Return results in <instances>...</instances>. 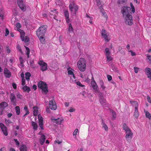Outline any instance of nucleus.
I'll return each instance as SVG.
<instances>
[{
	"label": "nucleus",
	"instance_id": "nucleus-1",
	"mask_svg": "<svg viewBox=\"0 0 151 151\" xmlns=\"http://www.w3.org/2000/svg\"><path fill=\"white\" fill-rule=\"evenodd\" d=\"M121 12L123 17L125 20V23L129 25L133 24V20L132 16L130 14L131 13V8L127 6H124L122 8Z\"/></svg>",
	"mask_w": 151,
	"mask_h": 151
},
{
	"label": "nucleus",
	"instance_id": "nucleus-2",
	"mask_svg": "<svg viewBox=\"0 0 151 151\" xmlns=\"http://www.w3.org/2000/svg\"><path fill=\"white\" fill-rule=\"evenodd\" d=\"M122 127L123 130L125 132L126 135L125 137L127 141L128 142H130L133 135L131 130L125 123L123 124Z\"/></svg>",
	"mask_w": 151,
	"mask_h": 151
},
{
	"label": "nucleus",
	"instance_id": "nucleus-3",
	"mask_svg": "<svg viewBox=\"0 0 151 151\" xmlns=\"http://www.w3.org/2000/svg\"><path fill=\"white\" fill-rule=\"evenodd\" d=\"M77 66L81 71H84L86 70V61L85 59L83 58H81L77 63Z\"/></svg>",
	"mask_w": 151,
	"mask_h": 151
},
{
	"label": "nucleus",
	"instance_id": "nucleus-4",
	"mask_svg": "<svg viewBox=\"0 0 151 151\" xmlns=\"http://www.w3.org/2000/svg\"><path fill=\"white\" fill-rule=\"evenodd\" d=\"M47 28L46 25L41 26L36 31V34L37 36H44Z\"/></svg>",
	"mask_w": 151,
	"mask_h": 151
},
{
	"label": "nucleus",
	"instance_id": "nucleus-5",
	"mask_svg": "<svg viewBox=\"0 0 151 151\" xmlns=\"http://www.w3.org/2000/svg\"><path fill=\"white\" fill-rule=\"evenodd\" d=\"M37 85L38 87L41 88L45 94H46L48 92L47 85L46 83L42 81H40L38 83Z\"/></svg>",
	"mask_w": 151,
	"mask_h": 151
},
{
	"label": "nucleus",
	"instance_id": "nucleus-6",
	"mask_svg": "<svg viewBox=\"0 0 151 151\" xmlns=\"http://www.w3.org/2000/svg\"><path fill=\"white\" fill-rule=\"evenodd\" d=\"M17 3L20 9L23 12L26 10V7L22 0H17Z\"/></svg>",
	"mask_w": 151,
	"mask_h": 151
},
{
	"label": "nucleus",
	"instance_id": "nucleus-7",
	"mask_svg": "<svg viewBox=\"0 0 151 151\" xmlns=\"http://www.w3.org/2000/svg\"><path fill=\"white\" fill-rule=\"evenodd\" d=\"M38 64L40 65L41 70L42 71L46 70L47 68V65L46 63L41 60L38 63Z\"/></svg>",
	"mask_w": 151,
	"mask_h": 151
},
{
	"label": "nucleus",
	"instance_id": "nucleus-8",
	"mask_svg": "<svg viewBox=\"0 0 151 151\" xmlns=\"http://www.w3.org/2000/svg\"><path fill=\"white\" fill-rule=\"evenodd\" d=\"M69 8L70 11L71 12H73V9H74V11L73 12V14H76V12L78 9V6L75 5L73 2L70 4L69 6Z\"/></svg>",
	"mask_w": 151,
	"mask_h": 151
},
{
	"label": "nucleus",
	"instance_id": "nucleus-9",
	"mask_svg": "<svg viewBox=\"0 0 151 151\" xmlns=\"http://www.w3.org/2000/svg\"><path fill=\"white\" fill-rule=\"evenodd\" d=\"M58 12L56 10L54 9L51 10L50 12V17L51 18H53L55 19L57 22L58 21V19L56 18L57 16L58 15Z\"/></svg>",
	"mask_w": 151,
	"mask_h": 151
},
{
	"label": "nucleus",
	"instance_id": "nucleus-10",
	"mask_svg": "<svg viewBox=\"0 0 151 151\" xmlns=\"http://www.w3.org/2000/svg\"><path fill=\"white\" fill-rule=\"evenodd\" d=\"M99 102L101 105L103 107H106L108 106V104L106 103V100L103 98L102 95L99 96Z\"/></svg>",
	"mask_w": 151,
	"mask_h": 151
},
{
	"label": "nucleus",
	"instance_id": "nucleus-11",
	"mask_svg": "<svg viewBox=\"0 0 151 151\" xmlns=\"http://www.w3.org/2000/svg\"><path fill=\"white\" fill-rule=\"evenodd\" d=\"M49 106L52 110H55L56 109L57 106L54 99L49 101Z\"/></svg>",
	"mask_w": 151,
	"mask_h": 151
},
{
	"label": "nucleus",
	"instance_id": "nucleus-12",
	"mask_svg": "<svg viewBox=\"0 0 151 151\" xmlns=\"http://www.w3.org/2000/svg\"><path fill=\"white\" fill-rule=\"evenodd\" d=\"M8 105V104L5 102H3L0 104V115L2 114L3 110Z\"/></svg>",
	"mask_w": 151,
	"mask_h": 151
},
{
	"label": "nucleus",
	"instance_id": "nucleus-13",
	"mask_svg": "<svg viewBox=\"0 0 151 151\" xmlns=\"http://www.w3.org/2000/svg\"><path fill=\"white\" fill-rule=\"evenodd\" d=\"M51 120L57 124H60L63 119L62 118H58L55 119L54 117H52L51 118Z\"/></svg>",
	"mask_w": 151,
	"mask_h": 151
},
{
	"label": "nucleus",
	"instance_id": "nucleus-14",
	"mask_svg": "<svg viewBox=\"0 0 151 151\" xmlns=\"http://www.w3.org/2000/svg\"><path fill=\"white\" fill-rule=\"evenodd\" d=\"M0 126L2 131L3 132L5 136L7 135L8 133L7 132V129L6 126L2 123H1L0 124Z\"/></svg>",
	"mask_w": 151,
	"mask_h": 151
},
{
	"label": "nucleus",
	"instance_id": "nucleus-15",
	"mask_svg": "<svg viewBox=\"0 0 151 151\" xmlns=\"http://www.w3.org/2000/svg\"><path fill=\"white\" fill-rule=\"evenodd\" d=\"M10 99L11 102L14 105H16L17 99L14 94L12 93L10 94Z\"/></svg>",
	"mask_w": 151,
	"mask_h": 151
},
{
	"label": "nucleus",
	"instance_id": "nucleus-16",
	"mask_svg": "<svg viewBox=\"0 0 151 151\" xmlns=\"http://www.w3.org/2000/svg\"><path fill=\"white\" fill-rule=\"evenodd\" d=\"M4 73L5 76L6 78H9L11 77V73L7 68H5L4 69Z\"/></svg>",
	"mask_w": 151,
	"mask_h": 151
},
{
	"label": "nucleus",
	"instance_id": "nucleus-17",
	"mask_svg": "<svg viewBox=\"0 0 151 151\" xmlns=\"http://www.w3.org/2000/svg\"><path fill=\"white\" fill-rule=\"evenodd\" d=\"M64 15L66 21L67 23L70 22V19L69 18V15L68 11L67 10L64 11Z\"/></svg>",
	"mask_w": 151,
	"mask_h": 151
},
{
	"label": "nucleus",
	"instance_id": "nucleus-18",
	"mask_svg": "<svg viewBox=\"0 0 151 151\" xmlns=\"http://www.w3.org/2000/svg\"><path fill=\"white\" fill-rule=\"evenodd\" d=\"M148 78H150L151 80V69L149 68H146L145 69Z\"/></svg>",
	"mask_w": 151,
	"mask_h": 151
},
{
	"label": "nucleus",
	"instance_id": "nucleus-19",
	"mask_svg": "<svg viewBox=\"0 0 151 151\" xmlns=\"http://www.w3.org/2000/svg\"><path fill=\"white\" fill-rule=\"evenodd\" d=\"M45 136L43 134H41V136L40 139V144L42 145H43L45 142Z\"/></svg>",
	"mask_w": 151,
	"mask_h": 151
},
{
	"label": "nucleus",
	"instance_id": "nucleus-20",
	"mask_svg": "<svg viewBox=\"0 0 151 151\" xmlns=\"http://www.w3.org/2000/svg\"><path fill=\"white\" fill-rule=\"evenodd\" d=\"M37 37L39 38L41 43L43 44H45V35L42 36H37Z\"/></svg>",
	"mask_w": 151,
	"mask_h": 151
},
{
	"label": "nucleus",
	"instance_id": "nucleus-21",
	"mask_svg": "<svg viewBox=\"0 0 151 151\" xmlns=\"http://www.w3.org/2000/svg\"><path fill=\"white\" fill-rule=\"evenodd\" d=\"M134 116L136 118H137L139 116L138 107H135V111L134 113Z\"/></svg>",
	"mask_w": 151,
	"mask_h": 151
},
{
	"label": "nucleus",
	"instance_id": "nucleus-22",
	"mask_svg": "<svg viewBox=\"0 0 151 151\" xmlns=\"http://www.w3.org/2000/svg\"><path fill=\"white\" fill-rule=\"evenodd\" d=\"M20 151H27V147L24 145H22L19 148Z\"/></svg>",
	"mask_w": 151,
	"mask_h": 151
},
{
	"label": "nucleus",
	"instance_id": "nucleus-23",
	"mask_svg": "<svg viewBox=\"0 0 151 151\" xmlns=\"http://www.w3.org/2000/svg\"><path fill=\"white\" fill-rule=\"evenodd\" d=\"M102 37L104 39L105 41L106 42H108L110 40V36L109 34Z\"/></svg>",
	"mask_w": 151,
	"mask_h": 151
},
{
	"label": "nucleus",
	"instance_id": "nucleus-24",
	"mask_svg": "<svg viewBox=\"0 0 151 151\" xmlns=\"http://www.w3.org/2000/svg\"><path fill=\"white\" fill-rule=\"evenodd\" d=\"M25 79L28 82H29L30 81L29 78L31 76V75L29 72H26L25 74Z\"/></svg>",
	"mask_w": 151,
	"mask_h": 151
},
{
	"label": "nucleus",
	"instance_id": "nucleus-25",
	"mask_svg": "<svg viewBox=\"0 0 151 151\" xmlns=\"http://www.w3.org/2000/svg\"><path fill=\"white\" fill-rule=\"evenodd\" d=\"M22 90L24 91L27 92L28 93L30 91V88L26 85L22 87Z\"/></svg>",
	"mask_w": 151,
	"mask_h": 151
},
{
	"label": "nucleus",
	"instance_id": "nucleus-26",
	"mask_svg": "<svg viewBox=\"0 0 151 151\" xmlns=\"http://www.w3.org/2000/svg\"><path fill=\"white\" fill-rule=\"evenodd\" d=\"M68 73V75H72L73 74V71H74V70L73 69L71 68H67Z\"/></svg>",
	"mask_w": 151,
	"mask_h": 151
},
{
	"label": "nucleus",
	"instance_id": "nucleus-27",
	"mask_svg": "<svg viewBox=\"0 0 151 151\" xmlns=\"http://www.w3.org/2000/svg\"><path fill=\"white\" fill-rule=\"evenodd\" d=\"M91 85L93 89H95L96 88H97V85L96 84V83L95 81H91Z\"/></svg>",
	"mask_w": 151,
	"mask_h": 151
},
{
	"label": "nucleus",
	"instance_id": "nucleus-28",
	"mask_svg": "<svg viewBox=\"0 0 151 151\" xmlns=\"http://www.w3.org/2000/svg\"><path fill=\"white\" fill-rule=\"evenodd\" d=\"M102 127L106 131H108V126L103 121L102 122Z\"/></svg>",
	"mask_w": 151,
	"mask_h": 151
},
{
	"label": "nucleus",
	"instance_id": "nucleus-29",
	"mask_svg": "<svg viewBox=\"0 0 151 151\" xmlns=\"http://www.w3.org/2000/svg\"><path fill=\"white\" fill-rule=\"evenodd\" d=\"M144 111L146 117L148 118L149 119H150L151 118V115L147 111L145 110Z\"/></svg>",
	"mask_w": 151,
	"mask_h": 151
},
{
	"label": "nucleus",
	"instance_id": "nucleus-30",
	"mask_svg": "<svg viewBox=\"0 0 151 151\" xmlns=\"http://www.w3.org/2000/svg\"><path fill=\"white\" fill-rule=\"evenodd\" d=\"M108 34L105 29H102L101 31V34L102 36L106 35Z\"/></svg>",
	"mask_w": 151,
	"mask_h": 151
},
{
	"label": "nucleus",
	"instance_id": "nucleus-31",
	"mask_svg": "<svg viewBox=\"0 0 151 151\" xmlns=\"http://www.w3.org/2000/svg\"><path fill=\"white\" fill-rule=\"evenodd\" d=\"M32 123L33 129L35 130L37 129V125L36 123L34 122H32Z\"/></svg>",
	"mask_w": 151,
	"mask_h": 151
},
{
	"label": "nucleus",
	"instance_id": "nucleus-32",
	"mask_svg": "<svg viewBox=\"0 0 151 151\" xmlns=\"http://www.w3.org/2000/svg\"><path fill=\"white\" fill-rule=\"evenodd\" d=\"M16 113L17 114L19 115L20 114V110L19 106H17L15 108Z\"/></svg>",
	"mask_w": 151,
	"mask_h": 151
},
{
	"label": "nucleus",
	"instance_id": "nucleus-33",
	"mask_svg": "<svg viewBox=\"0 0 151 151\" xmlns=\"http://www.w3.org/2000/svg\"><path fill=\"white\" fill-rule=\"evenodd\" d=\"M93 89L94 90V92L95 93L99 95H100V94L101 95H102V93H101L97 89V88H96Z\"/></svg>",
	"mask_w": 151,
	"mask_h": 151
},
{
	"label": "nucleus",
	"instance_id": "nucleus-34",
	"mask_svg": "<svg viewBox=\"0 0 151 151\" xmlns=\"http://www.w3.org/2000/svg\"><path fill=\"white\" fill-rule=\"evenodd\" d=\"M130 102L131 104H133L135 105V107H138V102L137 101H130Z\"/></svg>",
	"mask_w": 151,
	"mask_h": 151
},
{
	"label": "nucleus",
	"instance_id": "nucleus-35",
	"mask_svg": "<svg viewBox=\"0 0 151 151\" xmlns=\"http://www.w3.org/2000/svg\"><path fill=\"white\" fill-rule=\"evenodd\" d=\"M127 0H119L117 1V3L119 4H122L125 3Z\"/></svg>",
	"mask_w": 151,
	"mask_h": 151
},
{
	"label": "nucleus",
	"instance_id": "nucleus-36",
	"mask_svg": "<svg viewBox=\"0 0 151 151\" xmlns=\"http://www.w3.org/2000/svg\"><path fill=\"white\" fill-rule=\"evenodd\" d=\"M22 39L23 41L25 42H28L29 40V38L27 36H25L24 37H23Z\"/></svg>",
	"mask_w": 151,
	"mask_h": 151
},
{
	"label": "nucleus",
	"instance_id": "nucleus-37",
	"mask_svg": "<svg viewBox=\"0 0 151 151\" xmlns=\"http://www.w3.org/2000/svg\"><path fill=\"white\" fill-rule=\"evenodd\" d=\"M38 119L39 123H43V118L40 115H39L38 116Z\"/></svg>",
	"mask_w": 151,
	"mask_h": 151
},
{
	"label": "nucleus",
	"instance_id": "nucleus-38",
	"mask_svg": "<svg viewBox=\"0 0 151 151\" xmlns=\"http://www.w3.org/2000/svg\"><path fill=\"white\" fill-rule=\"evenodd\" d=\"M26 49L27 50L26 55H27V58H29V54L30 52L29 49L26 47H25Z\"/></svg>",
	"mask_w": 151,
	"mask_h": 151
},
{
	"label": "nucleus",
	"instance_id": "nucleus-39",
	"mask_svg": "<svg viewBox=\"0 0 151 151\" xmlns=\"http://www.w3.org/2000/svg\"><path fill=\"white\" fill-rule=\"evenodd\" d=\"M106 55H109L110 54V52L109 51V50L108 48H106L105 50Z\"/></svg>",
	"mask_w": 151,
	"mask_h": 151
},
{
	"label": "nucleus",
	"instance_id": "nucleus-40",
	"mask_svg": "<svg viewBox=\"0 0 151 151\" xmlns=\"http://www.w3.org/2000/svg\"><path fill=\"white\" fill-rule=\"evenodd\" d=\"M73 28L72 27V25L71 24H69V27L68 31L70 32H72L73 31Z\"/></svg>",
	"mask_w": 151,
	"mask_h": 151
},
{
	"label": "nucleus",
	"instance_id": "nucleus-41",
	"mask_svg": "<svg viewBox=\"0 0 151 151\" xmlns=\"http://www.w3.org/2000/svg\"><path fill=\"white\" fill-rule=\"evenodd\" d=\"M100 85L101 87L103 90H104L106 87L104 86V83L102 81H100Z\"/></svg>",
	"mask_w": 151,
	"mask_h": 151
},
{
	"label": "nucleus",
	"instance_id": "nucleus-42",
	"mask_svg": "<svg viewBox=\"0 0 151 151\" xmlns=\"http://www.w3.org/2000/svg\"><path fill=\"white\" fill-rule=\"evenodd\" d=\"M130 6L131 8L132 11L133 13H134L135 12V8L134 6H133L132 3L131 2L130 3Z\"/></svg>",
	"mask_w": 151,
	"mask_h": 151
},
{
	"label": "nucleus",
	"instance_id": "nucleus-43",
	"mask_svg": "<svg viewBox=\"0 0 151 151\" xmlns=\"http://www.w3.org/2000/svg\"><path fill=\"white\" fill-rule=\"evenodd\" d=\"M34 115L35 116H37L38 114V110H36L35 109H37V108L34 107Z\"/></svg>",
	"mask_w": 151,
	"mask_h": 151
},
{
	"label": "nucleus",
	"instance_id": "nucleus-44",
	"mask_svg": "<svg viewBox=\"0 0 151 151\" xmlns=\"http://www.w3.org/2000/svg\"><path fill=\"white\" fill-rule=\"evenodd\" d=\"M107 60L108 61H110L112 60V58L109 55H106Z\"/></svg>",
	"mask_w": 151,
	"mask_h": 151
},
{
	"label": "nucleus",
	"instance_id": "nucleus-45",
	"mask_svg": "<svg viewBox=\"0 0 151 151\" xmlns=\"http://www.w3.org/2000/svg\"><path fill=\"white\" fill-rule=\"evenodd\" d=\"M76 84L80 87H84L85 86V85H84L82 84L81 83L80 81H77L76 83Z\"/></svg>",
	"mask_w": 151,
	"mask_h": 151
},
{
	"label": "nucleus",
	"instance_id": "nucleus-46",
	"mask_svg": "<svg viewBox=\"0 0 151 151\" xmlns=\"http://www.w3.org/2000/svg\"><path fill=\"white\" fill-rule=\"evenodd\" d=\"M112 117L114 119H115L116 117V114L115 112L114 111H112Z\"/></svg>",
	"mask_w": 151,
	"mask_h": 151
},
{
	"label": "nucleus",
	"instance_id": "nucleus-47",
	"mask_svg": "<svg viewBox=\"0 0 151 151\" xmlns=\"http://www.w3.org/2000/svg\"><path fill=\"white\" fill-rule=\"evenodd\" d=\"M5 50L7 53H9L10 52V50L8 46L6 47Z\"/></svg>",
	"mask_w": 151,
	"mask_h": 151
},
{
	"label": "nucleus",
	"instance_id": "nucleus-48",
	"mask_svg": "<svg viewBox=\"0 0 151 151\" xmlns=\"http://www.w3.org/2000/svg\"><path fill=\"white\" fill-rule=\"evenodd\" d=\"M22 32H21V39H22L24 37L25 35V33L23 30H21Z\"/></svg>",
	"mask_w": 151,
	"mask_h": 151
},
{
	"label": "nucleus",
	"instance_id": "nucleus-49",
	"mask_svg": "<svg viewBox=\"0 0 151 151\" xmlns=\"http://www.w3.org/2000/svg\"><path fill=\"white\" fill-rule=\"evenodd\" d=\"M9 33V30L7 28H6L5 29V36H7Z\"/></svg>",
	"mask_w": 151,
	"mask_h": 151
},
{
	"label": "nucleus",
	"instance_id": "nucleus-50",
	"mask_svg": "<svg viewBox=\"0 0 151 151\" xmlns=\"http://www.w3.org/2000/svg\"><path fill=\"white\" fill-rule=\"evenodd\" d=\"M17 96L18 98L20 99H22V96L19 93H17Z\"/></svg>",
	"mask_w": 151,
	"mask_h": 151
},
{
	"label": "nucleus",
	"instance_id": "nucleus-51",
	"mask_svg": "<svg viewBox=\"0 0 151 151\" xmlns=\"http://www.w3.org/2000/svg\"><path fill=\"white\" fill-rule=\"evenodd\" d=\"M134 69L136 73H137L138 72L139 70V68H138L134 67Z\"/></svg>",
	"mask_w": 151,
	"mask_h": 151
},
{
	"label": "nucleus",
	"instance_id": "nucleus-52",
	"mask_svg": "<svg viewBox=\"0 0 151 151\" xmlns=\"http://www.w3.org/2000/svg\"><path fill=\"white\" fill-rule=\"evenodd\" d=\"M78 131V129H76L73 132V135H76L77 134V133Z\"/></svg>",
	"mask_w": 151,
	"mask_h": 151
},
{
	"label": "nucleus",
	"instance_id": "nucleus-53",
	"mask_svg": "<svg viewBox=\"0 0 151 151\" xmlns=\"http://www.w3.org/2000/svg\"><path fill=\"white\" fill-rule=\"evenodd\" d=\"M147 59L149 60L151 62V56L149 54H147Z\"/></svg>",
	"mask_w": 151,
	"mask_h": 151
},
{
	"label": "nucleus",
	"instance_id": "nucleus-54",
	"mask_svg": "<svg viewBox=\"0 0 151 151\" xmlns=\"http://www.w3.org/2000/svg\"><path fill=\"white\" fill-rule=\"evenodd\" d=\"M25 84V80L24 78L22 79V85L24 86Z\"/></svg>",
	"mask_w": 151,
	"mask_h": 151
},
{
	"label": "nucleus",
	"instance_id": "nucleus-55",
	"mask_svg": "<svg viewBox=\"0 0 151 151\" xmlns=\"http://www.w3.org/2000/svg\"><path fill=\"white\" fill-rule=\"evenodd\" d=\"M107 77L109 81H110L112 79V77L111 75H108L107 76Z\"/></svg>",
	"mask_w": 151,
	"mask_h": 151
},
{
	"label": "nucleus",
	"instance_id": "nucleus-56",
	"mask_svg": "<svg viewBox=\"0 0 151 151\" xmlns=\"http://www.w3.org/2000/svg\"><path fill=\"white\" fill-rule=\"evenodd\" d=\"M82 94L83 97H86V93L85 91L82 92Z\"/></svg>",
	"mask_w": 151,
	"mask_h": 151
},
{
	"label": "nucleus",
	"instance_id": "nucleus-57",
	"mask_svg": "<svg viewBox=\"0 0 151 151\" xmlns=\"http://www.w3.org/2000/svg\"><path fill=\"white\" fill-rule=\"evenodd\" d=\"M16 27L18 28H19L21 27V25L20 23H18L16 24Z\"/></svg>",
	"mask_w": 151,
	"mask_h": 151
},
{
	"label": "nucleus",
	"instance_id": "nucleus-58",
	"mask_svg": "<svg viewBox=\"0 0 151 151\" xmlns=\"http://www.w3.org/2000/svg\"><path fill=\"white\" fill-rule=\"evenodd\" d=\"M12 86H13V87L14 89H16L17 88V85L16 84L14 83H12Z\"/></svg>",
	"mask_w": 151,
	"mask_h": 151
},
{
	"label": "nucleus",
	"instance_id": "nucleus-59",
	"mask_svg": "<svg viewBox=\"0 0 151 151\" xmlns=\"http://www.w3.org/2000/svg\"><path fill=\"white\" fill-rule=\"evenodd\" d=\"M14 141L16 143V145H17L19 146V143L17 139H14Z\"/></svg>",
	"mask_w": 151,
	"mask_h": 151
},
{
	"label": "nucleus",
	"instance_id": "nucleus-60",
	"mask_svg": "<svg viewBox=\"0 0 151 151\" xmlns=\"http://www.w3.org/2000/svg\"><path fill=\"white\" fill-rule=\"evenodd\" d=\"M147 101L151 103V99H150V97L149 96H147Z\"/></svg>",
	"mask_w": 151,
	"mask_h": 151
},
{
	"label": "nucleus",
	"instance_id": "nucleus-61",
	"mask_svg": "<svg viewBox=\"0 0 151 151\" xmlns=\"http://www.w3.org/2000/svg\"><path fill=\"white\" fill-rule=\"evenodd\" d=\"M39 126L42 129H43V123H39Z\"/></svg>",
	"mask_w": 151,
	"mask_h": 151
},
{
	"label": "nucleus",
	"instance_id": "nucleus-62",
	"mask_svg": "<svg viewBox=\"0 0 151 151\" xmlns=\"http://www.w3.org/2000/svg\"><path fill=\"white\" fill-rule=\"evenodd\" d=\"M4 17V14L2 11L0 12V17H1L2 19H3Z\"/></svg>",
	"mask_w": 151,
	"mask_h": 151
},
{
	"label": "nucleus",
	"instance_id": "nucleus-63",
	"mask_svg": "<svg viewBox=\"0 0 151 151\" xmlns=\"http://www.w3.org/2000/svg\"><path fill=\"white\" fill-rule=\"evenodd\" d=\"M46 111L49 113H50L51 112L50 110V109L48 108L47 107L46 109Z\"/></svg>",
	"mask_w": 151,
	"mask_h": 151
},
{
	"label": "nucleus",
	"instance_id": "nucleus-64",
	"mask_svg": "<svg viewBox=\"0 0 151 151\" xmlns=\"http://www.w3.org/2000/svg\"><path fill=\"white\" fill-rule=\"evenodd\" d=\"M17 49H18L19 51H20L21 52H22V49L21 48V47L19 45H18L17 46Z\"/></svg>",
	"mask_w": 151,
	"mask_h": 151
}]
</instances>
